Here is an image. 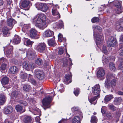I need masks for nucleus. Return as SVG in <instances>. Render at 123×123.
I'll return each mask as SVG.
<instances>
[{
	"label": "nucleus",
	"mask_w": 123,
	"mask_h": 123,
	"mask_svg": "<svg viewBox=\"0 0 123 123\" xmlns=\"http://www.w3.org/2000/svg\"><path fill=\"white\" fill-rule=\"evenodd\" d=\"M7 67L8 64L3 63L1 66L0 68L1 70H5Z\"/></svg>",
	"instance_id": "49530a36"
},
{
	"label": "nucleus",
	"mask_w": 123,
	"mask_h": 123,
	"mask_svg": "<svg viewBox=\"0 0 123 123\" xmlns=\"http://www.w3.org/2000/svg\"><path fill=\"white\" fill-rule=\"evenodd\" d=\"M99 21V18L97 17L93 18L92 19V21L93 23L97 22Z\"/></svg>",
	"instance_id": "8fccbe9b"
},
{
	"label": "nucleus",
	"mask_w": 123,
	"mask_h": 123,
	"mask_svg": "<svg viewBox=\"0 0 123 123\" xmlns=\"http://www.w3.org/2000/svg\"><path fill=\"white\" fill-rule=\"evenodd\" d=\"M82 114L75 116L73 119L72 123H80V121L82 119Z\"/></svg>",
	"instance_id": "9b49d317"
},
{
	"label": "nucleus",
	"mask_w": 123,
	"mask_h": 123,
	"mask_svg": "<svg viewBox=\"0 0 123 123\" xmlns=\"http://www.w3.org/2000/svg\"><path fill=\"white\" fill-rule=\"evenodd\" d=\"M100 90V86L98 84L96 85L92 88L93 94L95 95H97L98 97H99Z\"/></svg>",
	"instance_id": "423d86ee"
},
{
	"label": "nucleus",
	"mask_w": 123,
	"mask_h": 123,
	"mask_svg": "<svg viewBox=\"0 0 123 123\" xmlns=\"http://www.w3.org/2000/svg\"><path fill=\"white\" fill-rule=\"evenodd\" d=\"M20 78L24 79H25L27 78V74L25 73H24L22 71L21 72L20 74Z\"/></svg>",
	"instance_id": "58836bf2"
},
{
	"label": "nucleus",
	"mask_w": 123,
	"mask_h": 123,
	"mask_svg": "<svg viewBox=\"0 0 123 123\" xmlns=\"http://www.w3.org/2000/svg\"><path fill=\"white\" fill-rule=\"evenodd\" d=\"M116 81V80L115 79H113L110 81L109 79L107 77L105 83V86L108 88L110 87L111 86L112 87L115 86Z\"/></svg>",
	"instance_id": "7ed1b4c3"
},
{
	"label": "nucleus",
	"mask_w": 123,
	"mask_h": 123,
	"mask_svg": "<svg viewBox=\"0 0 123 123\" xmlns=\"http://www.w3.org/2000/svg\"><path fill=\"white\" fill-rule=\"evenodd\" d=\"M80 89L78 88H74V93L76 96H78L80 93Z\"/></svg>",
	"instance_id": "a18cd8bd"
},
{
	"label": "nucleus",
	"mask_w": 123,
	"mask_h": 123,
	"mask_svg": "<svg viewBox=\"0 0 123 123\" xmlns=\"http://www.w3.org/2000/svg\"><path fill=\"white\" fill-rule=\"evenodd\" d=\"M29 81L33 85H35L36 84V81L33 78H29Z\"/></svg>",
	"instance_id": "864d4df0"
},
{
	"label": "nucleus",
	"mask_w": 123,
	"mask_h": 123,
	"mask_svg": "<svg viewBox=\"0 0 123 123\" xmlns=\"http://www.w3.org/2000/svg\"><path fill=\"white\" fill-rule=\"evenodd\" d=\"M117 43L116 38L113 37H109L108 42V46L109 47H113L115 46Z\"/></svg>",
	"instance_id": "39448f33"
},
{
	"label": "nucleus",
	"mask_w": 123,
	"mask_h": 123,
	"mask_svg": "<svg viewBox=\"0 0 123 123\" xmlns=\"http://www.w3.org/2000/svg\"><path fill=\"white\" fill-rule=\"evenodd\" d=\"M51 96H49L44 98L42 101L43 105L45 106H49L51 101Z\"/></svg>",
	"instance_id": "6e6552de"
},
{
	"label": "nucleus",
	"mask_w": 123,
	"mask_h": 123,
	"mask_svg": "<svg viewBox=\"0 0 123 123\" xmlns=\"http://www.w3.org/2000/svg\"><path fill=\"white\" fill-rule=\"evenodd\" d=\"M6 61V59L4 57L0 58V62H2Z\"/></svg>",
	"instance_id": "680f3d73"
},
{
	"label": "nucleus",
	"mask_w": 123,
	"mask_h": 123,
	"mask_svg": "<svg viewBox=\"0 0 123 123\" xmlns=\"http://www.w3.org/2000/svg\"><path fill=\"white\" fill-rule=\"evenodd\" d=\"M46 48V44L43 43H39L37 45L36 50L38 52L40 53H43Z\"/></svg>",
	"instance_id": "20e7f679"
},
{
	"label": "nucleus",
	"mask_w": 123,
	"mask_h": 123,
	"mask_svg": "<svg viewBox=\"0 0 123 123\" xmlns=\"http://www.w3.org/2000/svg\"><path fill=\"white\" fill-rule=\"evenodd\" d=\"M78 108L77 107H74L72 108V111H75L78 110Z\"/></svg>",
	"instance_id": "0e129e2a"
},
{
	"label": "nucleus",
	"mask_w": 123,
	"mask_h": 123,
	"mask_svg": "<svg viewBox=\"0 0 123 123\" xmlns=\"http://www.w3.org/2000/svg\"><path fill=\"white\" fill-rule=\"evenodd\" d=\"M26 45H32L33 43V42L31 41L30 39H27L26 41Z\"/></svg>",
	"instance_id": "3c124183"
},
{
	"label": "nucleus",
	"mask_w": 123,
	"mask_h": 123,
	"mask_svg": "<svg viewBox=\"0 0 123 123\" xmlns=\"http://www.w3.org/2000/svg\"><path fill=\"white\" fill-rule=\"evenodd\" d=\"M35 63L39 65H41L43 63V61L41 59L38 58L35 61Z\"/></svg>",
	"instance_id": "a19ab883"
},
{
	"label": "nucleus",
	"mask_w": 123,
	"mask_h": 123,
	"mask_svg": "<svg viewBox=\"0 0 123 123\" xmlns=\"http://www.w3.org/2000/svg\"><path fill=\"white\" fill-rule=\"evenodd\" d=\"M120 63L118 66V68L120 69H122L123 68V59H121L120 61Z\"/></svg>",
	"instance_id": "09e8293b"
},
{
	"label": "nucleus",
	"mask_w": 123,
	"mask_h": 123,
	"mask_svg": "<svg viewBox=\"0 0 123 123\" xmlns=\"http://www.w3.org/2000/svg\"><path fill=\"white\" fill-rule=\"evenodd\" d=\"M15 108L17 111L18 112H23L25 111V110H24L23 111H22L23 109V107L19 105H16Z\"/></svg>",
	"instance_id": "c9c22d12"
},
{
	"label": "nucleus",
	"mask_w": 123,
	"mask_h": 123,
	"mask_svg": "<svg viewBox=\"0 0 123 123\" xmlns=\"http://www.w3.org/2000/svg\"><path fill=\"white\" fill-rule=\"evenodd\" d=\"M63 47H61L60 48L58 51L59 54L60 55L62 54L63 53Z\"/></svg>",
	"instance_id": "603ef678"
},
{
	"label": "nucleus",
	"mask_w": 123,
	"mask_h": 123,
	"mask_svg": "<svg viewBox=\"0 0 123 123\" xmlns=\"http://www.w3.org/2000/svg\"><path fill=\"white\" fill-rule=\"evenodd\" d=\"M109 68L111 70L113 71H114L116 70L115 65L112 62H110L109 63Z\"/></svg>",
	"instance_id": "72a5a7b5"
},
{
	"label": "nucleus",
	"mask_w": 123,
	"mask_h": 123,
	"mask_svg": "<svg viewBox=\"0 0 123 123\" xmlns=\"http://www.w3.org/2000/svg\"><path fill=\"white\" fill-rule=\"evenodd\" d=\"M97 121V119L95 116H92L91 117V123H96Z\"/></svg>",
	"instance_id": "79ce46f5"
},
{
	"label": "nucleus",
	"mask_w": 123,
	"mask_h": 123,
	"mask_svg": "<svg viewBox=\"0 0 123 123\" xmlns=\"http://www.w3.org/2000/svg\"><path fill=\"white\" fill-rule=\"evenodd\" d=\"M18 69L16 66H12L9 70V73L11 74H15L18 71Z\"/></svg>",
	"instance_id": "2eb2a0df"
},
{
	"label": "nucleus",
	"mask_w": 123,
	"mask_h": 123,
	"mask_svg": "<svg viewBox=\"0 0 123 123\" xmlns=\"http://www.w3.org/2000/svg\"><path fill=\"white\" fill-rule=\"evenodd\" d=\"M121 1L116 0L114 2V4L116 7H117L121 6Z\"/></svg>",
	"instance_id": "c03bdc74"
},
{
	"label": "nucleus",
	"mask_w": 123,
	"mask_h": 123,
	"mask_svg": "<svg viewBox=\"0 0 123 123\" xmlns=\"http://www.w3.org/2000/svg\"><path fill=\"white\" fill-rule=\"evenodd\" d=\"M113 96L111 95H107L104 98L105 101L106 102H107L110 101L113 98Z\"/></svg>",
	"instance_id": "f704fd0d"
},
{
	"label": "nucleus",
	"mask_w": 123,
	"mask_h": 123,
	"mask_svg": "<svg viewBox=\"0 0 123 123\" xmlns=\"http://www.w3.org/2000/svg\"><path fill=\"white\" fill-rule=\"evenodd\" d=\"M24 122L26 123H31L32 121V119L30 116H26L23 119Z\"/></svg>",
	"instance_id": "a878e982"
},
{
	"label": "nucleus",
	"mask_w": 123,
	"mask_h": 123,
	"mask_svg": "<svg viewBox=\"0 0 123 123\" xmlns=\"http://www.w3.org/2000/svg\"><path fill=\"white\" fill-rule=\"evenodd\" d=\"M4 123H13L11 121H9L7 120H6Z\"/></svg>",
	"instance_id": "774afa93"
},
{
	"label": "nucleus",
	"mask_w": 123,
	"mask_h": 123,
	"mask_svg": "<svg viewBox=\"0 0 123 123\" xmlns=\"http://www.w3.org/2000/svg\"><path fill=\"white\" fill-rule=\"evenodd\" d=\"M32 22L40 29L43 30L47 26L46 17L42 13L37 14L32 19Z\"/></svg>",
	"instance_id": "f257e3e1"
},
{
	"label": "nucleus",
	"mask_w": 123,
	"mask_h": 123,
	"mask_svg": "<svg viewBox=\"0 0 123 123\" xmlns=\"http://www.w3.org/2000/svg\"><path fill=\"white\" fill-rule=\"evenodd\" d=\"M34 73L36 77L38 79L42 80L44 78V73L42 71L39 69L36 70Z\"/></svg>",
	"instance_id": "0eeeda50"
},
{
	"label": "nucleus",
	"mask_w": 123,
	"mask_h": 123,
	"mask_svg": "<svg viewBox=\"0 0 123 123\" xmlns=\"http://www.w3.org/2000/svg\"><path fill=\"white\" fill-rule=\"evenodd\" d=\"M35 119L37 123H41V122H39L40 118L39 116L36 117L35 118Z\"/></svg>",
	"instance_id": "bf43d9fd"
},
{
	"label": "nucleus",
	"mask_w": 123,
	"mask_h": 123,
	"mask_svg": "<svg viewBox=\"0 0 123 123\" xmlns=\"http://www.w3.org/2000/svg\"><path fill=\"white\" fill-rule=\"evenodd\" d=\"M68 62L67 60H66V61H64L63 62V65L64 66H67L68 64Z\"/></svg>",
	"instance_id": "052dcab7"
},
{
	"label": "nucleus",
	"mask_w": 123,
	"mask_h": 123,
	"mask_svg": "<svg viewBox=\"0 0 123 123\" xmlns=\"http://www.w3.org/2000/svg\"><path fill=\"white\" fill-rule=\"evenodd\" d=\"M120 113L119 111H117L115 113V115L117 119H118L120 115Z\"/></svg>",
	"instance_id": "5fc2aeb1"
},
{
	"label": "nucleus",
	"mask_w": 123,
	"mask_h": 123,
	"mask_svg": "<svg viewBox=\"0 0 123 123\" xmlns=\"http://www.w3.org/2000/svg\"><path fill=\"white\" fill-rule=\"evenodd\" d=\"M7 49L6 52V55L7 57L10 58L12 57L13 55V47L12 46L8 45L6 47Z\"/></svg>",
	"instance_id": "9d476101"
},
{
	"label": "nucleus",
	"mask_w": 123,
	"mask_h": 123,
	"mask_svg": "<svg viewBox=\"0 0 123 123\" xmlns=\"http://www.w3.org/2000/svg\"><path fill=\"white\" fill-rule=\"evenodd\" d=\"M52 12V14L54 16L57 15V16L56 17L58 18H60V15L58 12L57 10L56 9L55 7L53 8Z\"/></svg>",
	"instance_id": "393cba45"
},
{
	"label": "nucleus",
	"mask_w": 123,
	"mask_h": 123,
	"mask_svg": "<svg viewBox=\"0 0 123 123\" xmlns=\"http://www.w3.org/2000/svg\"><path fill=\"white\" fill-rule=\"evenodd\" d=\"M12 96L14 97L13 98H15L17 99L20 98V94H19V92H13L12 93Z\"/></svg>",
	"instance_id": "bb28decb"
},
{
	"label": "nucleus",
	"mask_w": 123,
	"mask_h": 123,
	"mask_svg": "<svg viewBox=\"0 0 123 123\" xmlns=\"http://www.w3.org/2000/svg\"><path fill=\"white\" fill-rule=\"evenodd\" d=\"M33 64H31L29 63L28 62H24L23 63V67L26 70L29 71L31 68H32V66Z\"/></svg>",
	"instance_id": "ddd939ff"
},
{
	"label": "nucleus",
	"mask_w": 123,
	"mask_h": 123,
	"mask_svg": "<svg viewBox=\"0 0 123 123\" xmlns=\"http://www.w3.org/2000/svg\"><path fill=\"white\" fill-rule=\"evenodd\" d=\"M7 23L8 26L12 27L13 25L16 23V22L14 19L10 18L7 19Z\"/></svg>",
	"instance_id": "dca6fc26"
},
{
	"label": "nucleus",
	"mask_w": 123,
	"mask_h": 123,
	"mask_svg": "<svg viewBox=\"0 0 123 123\" xmlns=\"http://www.w3.org/2000/svg\"><path fill=\"white\" fill-rule=\"evenodd\" d=\"M37 34V31L34 29L32 28L30 31V36L31 38L35 37Z\"/></svg>",
	"instance_id": "4be33fe9"
},
{
	"label": "nucleus",
	"mask_w": 123,
	"mask_h": 123,
	"mask_svg": "<svg viewBox=\"0 0 123 123\" xmlns=\"http://www.w3.org/2000/svg\"><path fill=\"white\" fill-rule=\"evenodd\" d=\"M48 43L50 46H54L56 45L54 40L51 39H50L48 41Z\"/></svg>",
	"instance_id": "e433bc0d"
},
{
	"label": "nucleus",
	"mask_w": 123,
	"mask_h": 123,
	"mask_svg": "<svg viewBox=\"0 0 123 123\" xmlns=\"http://www.w3.org/2000/svg\"><path fill=\"white\" fill-rule=\"evenodd\" d=\"M105 74V70L102 68H100L97 73V76L98 77H103Z\"/></svg>",
	"instance_id": "4468645a"
},
{
	"label": "nucleus",
	"mask_w": 123,
	"mask_h": 123,
	"mask_svg": "<svg viewBox=\"0 0 123 123\" xmlns=\"http://www.w3.org/2000/svg\"><path fill=\"white\" fill-rule=\"evenodd\" d=\"M20 41V37L18 35H15L13 40V42L15 44H17L19 43Z\"/></svg>",
	"instance_id": "aec40b11"
},
{
	"label": "nucleus",
	"mask_w": 123,
	"mask_h": 123,
	"mask_svg": "<svg viewBox=\"0 0 123 123\" xmlns=\"http://www.w3.org/2000/svg\"><path fill=\"white\" fill-rule=\"evenodd\" d=\"M98 98V96L97 95L91 99H89V100L92 104L95 105L97 103V101H96V100Z\"/></svg>",
	"instance_id": "b1692460"
},
{
	"label": "nucleus",
	"mask_w": 123,
	"mask_h": 123,
	"mask_svg": "<svg viewBox=\"0 0 123 123\" xmlns=\"http://www.w3.org/2000/svg\"><path fill=\"white\" fill-rule=\"evenodd\" d=\"M13 110L12 107L11 106H9L4 109V113L5 114H9L11 113Z\"/></svg>",
	"instance_id": "f3484780"
},
{
	"label": "nucleus",
	"mask_w": 123,
	"mask_h": 123,
	"mask_svg": "<svg viewBox=\"0 0 123 123\" xmlns=\"http://www.w3.org/2000/svg\"><path fill=\"white\" fill-rule=\"evenodd\" d=\"M115 59V58L114 56H111L110 57V59L111 60H112V61H114Z\"/></svg>",
	"instance_id": "338daca9"
},
{
	"label": "nucleus",
	"mask_w": 123,
	"mask_h": 123,
	"mask_svg": "<svg viewBox=\"0 0 123 123\" xmlns=\"http://www.w3.org/2000/svg\"><path fill=\"white\" fill-rule=\"evenodd\" d=\"M58 40L60 42H61L62 41H66L65 38L63 37V36L61 34L59 33L58 35Z\"/></svg>",
	"instance_id": "4c0bfd02"
},
{
	"label": "nucleus",
	"mask_w": 123,
	"mask_h": 123,
	"mask_svg": "<svg viewBox=\"0 0 123 123\" xmlns=\"http://www.w3.org/2000/svg\"><path fill=\"white\" fill-rule=\"evenodd\" d=\"M6 100L5 97L3 95H0V105H3Z\"/></svg>",
	"instance_id": "473e14b6"
},
{
	"label": "nucleus",
	"mask_w": 123,
	"mask_h": 123,
	"mask_svg": "<svg viewBox=\"0 0 123 123\" xmlns=\"http://www.w3.org/2000/svg\"><path fill=\"white\" fill-rule=\"evenodd\" d=\"M30 28V26L28 24H24L23 26L22 30L24 32H25V31L29 29Z\"/></svg>",
	"instance_id": "7c9ffc66"
},
{
	"label": "nucleus",
	"mask_w": 123,
	"mask_h": 123,
	"mask_svg": "<svg viewBox=\"0 0 123 123\" xmlns=\"http://www.w3.org/2000/svg\"><path fill=\"white\" fill-rule=\"evenodd\" d=\"M108 107L109 109L113 111H115L116 110V107L111 104H108Z\"/></svg>",
	"instance_id": "37998d69"
},
{
	"label": "nucleus",
	"mask_w": 123,
	"mask_h": 123,
	"mask_svg": "<svg viewBox=\"0 0 123 123\" xmlns=\"http://www.w3.org/2000/svg\"><path fill=\"white\" fill-rule=\"evenodd\" d=\"M54 24L56 25V27L57 28H61L63 26V22L62 20L59 21L56 24Z\"/></svg>",
	"instance_id": "c756f323"
},
{
	"label": "nucleus",
	"mask_w": 123,
	"mask_h": 123,
	"mask_svg": "<svg viewBox=\"0 0 123 123\" xmlns=\"http://www.w3.org/2000/svg\"><path fill=\"white\" fill-rule=\"evenodd\" d=\"M2 31L3 33L4 36H6V35L8 33L9 30L7 27L5 26L2 28Z\"/></svg>",
	"instance_id": "c85d7f7f"
},
{
	"label": "nucleus",
	"mask_w": 123,
	"mask_h": 123,
	"mask_svg": "<svg viewBox=\"0 0 123 123\" xmlns=\"http://www.w3.org/2000/svg\"><path fill=\"white\" fill-rule=\"evenodd\" d=\"M23 88L24 90L26 92H28L31 89L30 86L28 84L24 85Z\"/></svg>",
	"instance_id": "2f4dec72"
},
{
	"label": "nucleus",
	"mask_w": 123,
	"mask_h": 123,
	"mask_svg": "<svg viewBox=\"0 0 123 123\" xmlns=\"http://www.w3.org/2000/svg\"><path fill=\"white\" fill-rule=\"evenodd\" d=\"M20 103L25 106L27 105V102L26 101H24L22 100L20 101Z\"/></svg>",
	"instance_id": "6e6d98bb"
},
{
	"label": "nucleus",
	"mask_w": 123,
	"mask_h": 123,
	"mask_svg": "<svg viewBox=\"0 0 123 123\" xmlns=\"http://www.w3.org/2000/svg\"><path fill=\"white\" fill-rule=\"evenodd\" d=\"M122 8L121 6L116 7L115 8V11H116V13L118 14L121 13L122 12Z\"/></svg>",
	"instance_id": "ea45409f"
},
{
	"label": "nucleus",
	"mask_w": 123,
	"mask_h": 123,
	"mask_svg": "<svg viewBox=\"0 0 123 123\" xmlns=\"http://www.w3.org/2000/svg\"><path fill=\"white\" fill-rule=\"evenodd\" d=\"M9 81V78L5 76L3 77L1 80V82L3 85H5L8 83Z\"/></svg>",
	"instance_id": "412c9836"
},
{
	"label": "nucleus",
	"mask_w": 123,
	"mask_h": 123,
	"mask_svg": "<svg viewBox=\"0 0 123 123\" xmlns=\"http://www.w3.org/2000/svg\"><path fill=\"white\" fill-rule=\"evenodd\" d=\"M120 54L121 55L123 56V49L120 50Z\"/></svg>",
	"instance_id": "69168bd1"
},
{
	"label": "nucleus",
	"mask_w": 123,
	"mask_h": 123,
	"mask_svg": "<svg viewBox=\"0 0 123 123\" xmlns=\"http://www.w3.org/2000/svg\"><path fill=\"white\" fill-rule=\"evenodd\" d=\"M53 31L50 30H47L44 32V34L46 37H49L52 35L54 34Z\"/></svg>",
	"instance_id": "6ab92c4d"
},
{
	"label": "nucleus",
	"mask_w": 123,
	"mask_h": 123,
	"mask_svg": "<svg viewBox=\"0 0 123 123\" xmlns=\"http://www.w3.org/2000/svg\"><path fill=\"white\" fill-rule=\"evenodd\" d=\"M26 52L27 56L31 59H33L35 57L36 52L34 51L29 49Z\"/></svg>",
	"instance_id": "f8f14e48"
},
{
	"label": "nucleus",
	"mask_w": 123,
	"mask_h": 123,
	"mask_svg": "<svg viewBox=\"0 0 123 123\" xmlns=\"http://www.w3.org/2000/svg\"><path fill=\"white\" fill-rule=\"evenodd\" d=\"M37 7L38 10L44 12L46 11L48 9L47 5L44 3H38Z\"/></svg>",
	"instance_id": "1a4fd4ad"
},
{
	"label": "nucleus",
	"mask_w": 123,
	"mask_h": 123,
	"mask_svg": "<svg viewBox=\"0 0 123 123\" xmlns=\"http://www.w3.org/2000/svg\"><path fill=\"white\" fill-rule=\"evenodd\" d=\"M110 57H107L103 58V59L102 60V62L103 63H107L109 61Z\"/></svg>",
	"instance_id": "de8ad7c7"
},
{
	"label": "nucleus",
	"mask_w": 123,
	"mask_h": 123,
	"mask_svg": "<svg viewBox=\"0 0 123 123\" xmlns=\"http://www.w3.org/2000/svg\"><path fill=\"white\" fill-rule=\"evenodd\" d=\"M30 2L29 0H24L22 2L21 6L23 7H27L29 4Z\"/></svg>",
	"instance_id": "cd10ccee"
},
{
	"label": "nucleus",
	"mask_w": 123,
	"mask_h": 123,
	"mask_svg": "<svg viewBox=\"0 0 123 123\" xmlns=\"http://www.w3.org/2000/svg\"><path fill=\"white\" fill-rule=\"evenodd\" d=\"M92 28L94 31L93 35L96 40V44L98 48H100L99 46L102 45L103 42L104 37L103 34L101 33L96 34L95 30L97 29L101 31H102V28L99 26L96 25L93 26Z\"/></svg>",
	"instance_id": "f03ea898"
},
{
	"label": "nucleus",
	"mask_w": 123,
	"mask_h": 123,
	"mask_svg": "<svg viewBox=\"0 0 123 123\" xmlns=\"http://www.w3.org/2000/svg\"><path fill=\"white\" fill-rule=\"evenodd\" d=\"M22 50H21L20 49H19V52L20 53L22 54L24 53L25 51H26V49H24V50H23V49H22Z\"/></svg>",
	"instance_id": "e2e57ef3"
},
{
	"label": "nucleus",
	"mask_w": 123,
	"mask_h": 123,
	"mask_svg": "<svg viewBox=\"0 0 123 123\" xmlns=\"http://www.w3.org/2000/svg\"><path fill=\"white\" fill-rule=\"evenodd\" d=\"M122 98L120 97H116L114 101V104L115 105H119L122 101Z\"/></svg>",
	"instance_id": "5701e85b"
},
{
	"label": "nucleus",
	"mask_w": 123,
	"mask_h": 123,
	"mask_svg": "<svg viewBox=\"0 0 123 123\" xmlns=\"http://www.w3.org/2000/svg\"><path fill=\"white\" fill-rule=\"evenodd\" d=\"M119 42L121 43L123 42V35H121L119 36Z\"/></svg>",
	"instance_id": "13d9d810"
},
{
	"label": "nucleus",
	"mask_w": 123,
	"mask_h": 123,
	"mask_svg": "<svg viewBox=\"0 0 123 123\" xmlns=\"http://www.w3.org/2000/svg\"><path fill=\"white\" fill-rule=\"evenodd\" d=\"M71 78V76L70 74H66L65 76V78L64 80V83L68 84L71 83V81L70 80V79Z\"/></svg>",
	"instance_id": "a211bd4d"
},
{
	"label": "nucleus",
	"mask_w": 123,
	"mask_h": 123,
	"mask_svg": "<svg viewBox=\"0 0 123 123\" xmlns=\"http://www.w3.org/2000/svg\"><path fill=\"white\" fill-rule=\"evenodd\" d=\"M102 52L106 54L107 52V51L106 49V47L105 46H104L102 48Z\"/></svg>",
	"instance_id": "4d7b16f0"
}]
</instances>
